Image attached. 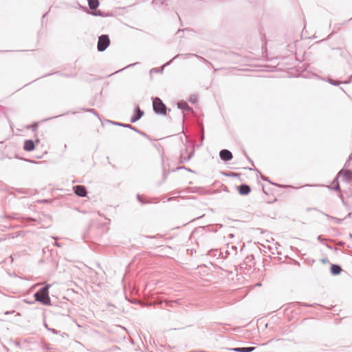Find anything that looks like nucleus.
<instances>
[{
	"label": "nucleus",
	"mask_w": 352,
	"mask_h": 352,
	"mask_svg": "<svg viewBox=\"0 0 352 352\" xmlns=\"http://www.w3.org/2000/svg\"><path fill=\"white\" fill-rule=\"evenodd\" d=\"M49 285H46L45 287L42 288L41 290L37 292L34 294V298L36 301L41 302L45 305H50L51 300L49 296Z\"/></svg>",
	"instance_id": "1"
},
{
	"label": "nucleus",
	"mask_w": 352,
	"mask_h": 352,
	"mask_svg": "<svg viewBox=\"0 0 352 352\" xmlns=\"http://www.w3.org/2000/svg\"><path fill=\"white\" fill-rule=\"evenodd\" d=\"M153 109L156 113H160L162 115H166V106L159 98H155L153 100Z\"/></svg>",
	"instance_id": "2"
},
{
	"label": "nucleus",
	"mask_w": 352,
	"mask_h": 352,
	"mask_svg": "<svg viewBox=\"0 0 352 352\" xmlns=\"http://www.w3.org/2000/svg\"><path fill=\"white\" fill-rule=\"evenodd\" d=\"M110 44V40L107 35H102L98 38V50L100 52L104 51Z\"/></svg>",
	"instance_id": "3"
},
{
	"label": "nucleus",
	"mask_w": 352,
	"mask_h": 352,
	"mask_svg": "<svg viewBox=\"0 0 352 352\" xmlns=\"http://www.w3.org/2000/svg\"><path fill=\"white\" fill-rule=\"evenodd\" d=\"M40 142V140L39 139L36 138L35 140V142L32 141V140H26L25 141V143H24V150H25L26 151H32L35 148V144H39Z\"/></svg>",
	"instance_id": "4"
},
{
	"label": "nucleus",
	"mask_w": 352,
	"mask_h": 352,
	"mask_svg": "<svg viewBox=\"0 0 352 352\" xmlns=\"http://www.w3.org/2000/svg\"><path fill=\"white\" fill-rule=\"evenodd\" d=\"M74 190L76 195L80 197H85L87 195V190L85 186L78 185L74 187Z\"/></svg>",
	"instance_id": "5"
},
{
	"label": "nucleus",
	"mask_w": 352,
	"mask_h": 352,
	"mask_svg": "<svg viewBox=\"0 0 352 352\" xmlns=\"http://www.w3.org/2000/svg\"><path fill=\"white\" fill-rule=\"evenodd\" d=\"M219 155L221 160L224 161H228L230 160L232 158V153L226 149H223L220 151Z\"/></svg>",
	"instance_id": "6"
},
{
	"label": "nucleus",
	"mask_w": 352,
	"mask_h": 352,
	"mask_svg": "<svg viewBox=\"0 0 352 352\" xmlns=\"http://www.w3.org/2000/svg\"><path fill=\"white\" fill-rule=\"evenodd\" d=\"M238 190L240 195H246L250 192L251 189L249 186L243 184L238 187Z\"/></svg>",
	"instance_id": "7"
},
{
	"label": "nucleus",
	"mask_w": 352,
	"mask_h": 352,
	"mask_svg": "<svg viewBox=\"0 0 352 352\" xmlns=\"http://www.w3.org/2000/svg\"><path fill=\"white\" fill-rule=\"evenodd\" d=\"M135 116L131 118V122H134L139 120L144 114V112L140 110L139 107H137L135 110Z\"/></svg>",
	"instance_id": "8"
},
{
	"label": "nucleus",
	"mask_w": 352,
	"mask_h": 352,
	"mask_svg": "<svg viewBox=\"0 0 352 352\" xmlns=\"http://www.w3.org/2000/svg\"><path fill=\"white\" fill-rule=\"evenodd\" d=\"M342 271L341 267L337 265H332L331 266V272L333 275L339 274Z\"/></svg>",
	"instance_id": "9"
},
{
	"label": "nucleus",
	"mask_w": 352,
	"mask_h": 352,
	"mask_svg": "<svg viewBox=\"0 0 352 352\" xmlns=\"http://www.w3.org/2000/svg\"><path fill=\"white\" fill-rule=\"evenodd\" d=\"M255 348L254 347H243V348H234L231 350L236 352H250L252 351Z\"/></svg>",
	"instance_id": "10"
},
{
	"label": "nucleus",
	"mask_w": 352,
	"mask_h": 352,
	"mask_svg": "<svg viewBox=\"0 0 352 352\" xmlns=\"http://www.w3.org/2000/svg\"><path fill=\"white\" fill-rule=\"evenodd\" d=\"M99 5L98 0H89V6L91 9L94 10L98 8Z\"/></svg>",
	"instance_id": "11"
},
{
	"label": "nucleus",
	"mask_w": 352,
	"mask_h": 352,
	"mask_svg": "<svg viewBox=\"0 0 352 352\" xmlns=\"http://www.w3.org/2000/svg\"><path fill=\"white\" fill-rule=\"evenodd\" d=\"M37 126H38L37 123H34V124H32L31 126H28V128H32L33 131H36L37 129Z\"/></svg>",
	"instance_id": "12"
},
{
	"label": "nucleus",
	"mask_w": 352,
	"mask_h": 352,
	"mask_svg": "<svg viewBox=\"0 0 352 352\" xmlns=\"http://www.w3.org/2000/svg\"><path fill=\"white\" fill-rule=\"evenodd\" d=\"M187 106V104L186 103H179L178 104V107L179 108H184V107Z\"/></svg>",
	"instance_id": "13"
},
{
	"label": "nucleus",
	"mask_w": 352,
	"mask_h": 352,
	"mask_svg": "<svg viewBox=\"0 0 352 352\" xmlns=\"http://www.w3.org/2000/svg\"><path fill=\"white\" fill-rule=\"evenodd\" d=\"M174 302H175V301H171V302H169V304H172V303H174Z\"/></svg>",
	"instance_id": "14"
}]
</instances>
